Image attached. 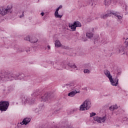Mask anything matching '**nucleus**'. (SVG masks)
Returning a JSON list of instances; mask_svg holds the SVG:
<instances>
[{"label": "nucleus", "mask_w": 128, "mask_h": 128, "mask_svg": "<svg viewBox=\"0 0 128 128\" xmlns=\"http://www.w3.org/2000/svg\"><path fill=\"white\" fill-rule=\"evenodd\" d=\"M94 120L98 122L99 124H102V122H104L106 120V117L104 116L103 118H100L98 116H96L94 118Z\"/></svg>", "instance_id": "obj_6"}, {"label": "nucleus", "mask_w": 128, "mask_h": 128, "mask_svg": "<svg viewBox=\"0 0 128 128\" xmlns=\"http://www.w3.org/2000/svg\"><path fill=\"white\" fill-rule=\"evenodd\" d=\"M10 104L8 102H0V110L1 112H6Z\"/></svg>", "instance_id": "obj_3"}, {"label": "nucleus", "mask_w": 128, "mask_h": 128, "mask_svg": "<svg viewBox=\"0 0 128 128\" xmlns=\"http://www.w3.org/2000/svg\"><path fill=\"white\" fill-rule=\"evenodd\" d=\"M118 2V0H104V4H105V6H110V2H112V4H116Z\"/></svg>", "instance_id": "obj_8"}, {"label": "nucleus", "mask_w": 128, "mask_h": 128, "mask_svg": "<svg viewBox=\"0 0 128 128\" xmlns=\"http://www.w3.org/2000/svg\"><path fill=\"white\" fill-rule=\"evenodd\" d=\"M62 8V6H60L58 8H56L54 13L55 18H62V15L58 14V10H60V8Z\"/></svg>", "instance_id": "obj_10"}, {"label": "nucleus", "mask_w": 128, "mask_h": 128, "mask_svg": "<svg viewBox=\"0 0 128 128\" xmlns=\"http://www.w3.org/2000/svg\"><path fill=\"white\" fill-rule=\"evenodd\" d=\"M12 8V6H8V8L6 9H2V10H0V15L1 16H6V14L10 12V10Z\"/></svg>", "instance_id": "obj_5"}, {"label": "nucleus", "mask_w": 128, "mask_h": 128, "mask_svg": "<svg viewBox=\"0 0 128 128\" xmlns=\"http://www.w3.org/2000/svg\"><path fill=\"white\" fill-rule=\"evenodd\" d=\"M52 98L50 93H46L41 98V102H46L50 100Z\"/></svg>", "instance_id": "obj_4"}, {"label": "nucleus", "mask_w": 128, "mask_h": 128, "mask_svg": "<svg viewBox=\"0 0 128 128\" xmlns=\"http://www.w3.org/2000/svg\"><path fill=\"white\" fill-rule=\"evenodd\" d=\"M86 36L87 38H92L93 36L92 33V32L86 33Z\"/></svg>", "instance_id": "obj_19"}, {"label": "nucleus", "mask_w": 128, "mask_h": 128, "mask_svg": "<svg viewBox=\"0 0 128 128\" xmlns=\"http://www.w3.org/2000/svg\"><path fill=\"white\" fill-rule=\"evenodd\" d=\"M69 28L72 29V32H75L76 28L74 23L73 24H69Z\"/></svg>", "instance_id": "obj_15"}, {"label": "nucleus", "mask_w": 128, "mask_h": 128, "mask_svg": "<svg viewBox=\"0 0 128 128\" xmlns=\"http://www.w3.org/2000/svg\"><path fill=\"white\" fill-rule=\"evenodd\" d=\"M110 16V14H102L100 16L101 18H108V16Z\"/></svg>", "instance_id": "obj_20"}, {"label": "nucleus", "mask_w": 128, "mask_h": 128, "mask_svg": "<svg viewBox=\"0 0 128 128\" xmlns=\"http://www.w3.org/2000/svg\"><path fill=\"white\" fill-rule=\"evenodd\" d=\"M60 70H62V68H60Z\"/></svg>", "instance_id": "obj_34"}, {"label": "nucleus", "mask_w": 128, "mask_h": 128, "mask_svg": "<svg viewBox=\"0 0 128 128\" xmlns=\"http://www.w3.org/2000/svg\"><path fill=\"white\" fill-rule=\"evenodd\" d=\"M14 78V75L12 72H6L1 76H0V78L3 82H7L8 80H12V78Z\"/></svg>", "instance_id": "obj_1"}, {"label": "nucleus", "mask_w": 128, "mask_h": 128, "mask_svg": "<svg viewBox=\"0 0 128 128\" xmlns=\"http://www.w3.org/2000/svg\"><path fill=\"white\" fill-rule=\"evenodd\" d=\"M84 74H90V70L88 69L84 70Z\"/></svg>", "instance_id": "obj_24"}, {"label": "nucleus", "mask_w": 128, "mask_h": 128, "mask_svg": "<svg viewBox=\"0 0 128 128\" xmlns=\"http://www.w3.org/2000/svg\"><path fill=\"white\" fill-rule=\"evenodd\" d=\"M40 14H41V16H44V12H41Z\"/></svg>", "instance_id": "obj_29"}, {"label": "nucleus", "mask_w": 128, "mask_h": 128, "mask_svg": "<svg viewBox=\"0 0 128 128\" xmlns=\"http://www.w3.org/2000/svg\"><path fill=\"white\" fill-rule=\"evenodd\" d=\"M96 116L95 112H92L90 113V116L92 118V116Z\"/></svg>", "instance_id": "obj_25"}, {"label": "nucleus", "mask_w": 128, "mask_h": 128, "mask_svg": "<svg viewBox=\"0 0 128 128\" xmlns=\"http://www.w3.org/2000/svg\"><path fill=\"white\" fill-rule=\"evenodd\" d=\"M22 17H24V12H22V15H20V18H22Z\"/></svg>", "instance_id": "obj_28"}, {"label": "nucleus", "mask_w": 128, "mask_h": 128, "mask_svg": "<svg viewBox=\"0 0 128 128\" xmlns=\"http://www.w3.org/2000/svg\"><path fill=\"white\" fill-rule=\"evenodd\" d=\"M32 38H34V40H30V36H27L26 38H25L24 40H28L29 42H32V44H36V42L38 40L36 38V37H32Z\"/></svg>", "instance_id": "obj_11"}, {"label": "nucleus", "mask_w": 128, "mask_h": 128, "mask_svg": "<svg viewBox=\"0 0 128 128\" xmlns=\"http://www.w3.org/2000/svg\"><path fill=\"white\" fill-rule=\"evenodd\" d=\"M118 14V13L117 12H114V11H112L110 12V16H112V14H114V16H117L118 20H122V16H119Z\"/></svg>", "instance_id": "obj_12"}, {"label": "nucleus", "mask_w": 128, "mask_h": 128, "mask_svg": "<svg viewBox=\"0 0 128 128\" xmlns=\"http://www.w3.org/2000/svg\"><path fill=\"white\" fill-rule=\"evenodd\" d=\"M48 50H50V46H48Z\"/></svg>", "instance_id": "obj_32"}, {"label": "nucleus", "mask_w": 128, "mask_h": 128, "mask_svg": "<svg viewBox=\"0 0 128 128\" xmlns=\"http://www.w3.org/2000/svg\"><path fill=\"white\" fill-rule=\"evenodd\" d=\"M109 80L112 86H116L118 84V76H116V78L114 79H112V77L110 78Z\"/></svg>", "instance_id": "obj_7"}, {"label": "nucleus", "mask_w": 128, "mask_h": 128, "mask_svg": "<svg viewBox=\"0 0 128 128\" xmlns=\"http://www.w3.org/2000/svg\"><path fill=\"white\" fill-rule=\"evenodd\" d=\"M104 74L106 76H107V78H109V80L112 77V75H110V71H108V70H106L104 72Z\"/></svg>", "instance_id": "obj_14"}, {"label": "nucleus", "mask_w": 128, "mask_h": 128, "mask_svg": "<svg viewBox=\"0 0 128 128\" xmlns=\"http://www.w3.org/2000/svg\"><path fill=\"white\" fill-rule=\"evenodd\" d=\"M80 91H78V92H77L76 90L72 91L68 94V96H71V97L74 96H76V94H80Z\"/></svg>", "instance_id": "obj_13"}, {"label": "nucleus", "mask_w": 128, "mask_h": 128, "mask_svg": "<svg viewBox=\"0 0 128 128\" xmlns=\"http://www.w3.org/2000/svg\"><path fill=\"white\" fill-rule=\"evenodd\" d=\"M124 52V47L122 46L121 48H120L119 50V52L122 54V52Z\"/></svg>", "instance_id": "obj_22"}, {"label": "nucleus", "mask_w": 128, "mask_h": 128, "mask_svg": "<svg viewBox=\"0 0 128 128\" xmlns=\"http://www.w3.org/2000/svg\"><path fill=\"white\" fill-rule=\"evenodd\" d=\"M24 102V104H26V102H28V99H26Z\"/></svg>", "instance_id": "obj_31"}, {"label": "nucleus", "mask_w": 128, "mask_h": 128, "mask_svg": "<svg viewBox=\"0 0 128 128\" xmlns=\"http://www.w3.org/2000/svg\"><path fill=\"white\" fill-rule=\"evenodd\" d=\"M30 118H26L23 120L22 122H20V124L26 126L28 124H30Z\"/></svg>", "instance_id": "obj_9"}, {"label": "nucleus", "mask_w": 128, "mask_h": 128, "mask_svg": "<svg viewBox=\"0 0 128 128\" xmlns=\"http://www.w3.org/2000/svg\"><path fill=\"white\" fill-rule=\"evenodd\" d=\"M126 48H128V42H125Z\"/></svg>", "instance_id": "obj_27"}, {"label": "nucleus", "mask_w": 128, "mask_h": 128, "mask_svg": "<svg viewBox=\"0 0 128 128\" xmlns=\"http://www.w3.org/2000/svg\"><path fill=\"white\" fill-rule=\"evenodd\" d=\"M62 44H60V42L58 40H56L55 41V46L56 48H60Z\"/></svg>", "instance_id": "obj_16"}, {"label": "nucleus", "mask_w": 128, "mask_h": 128, "mask_svg": "<svg viewBox=\"0 0 128 128\" xmlns=\"http://www.w3.org/2000/svg\"><path fill=\"white\" fill-rule=\"evenodd\" d=\"M30 40H36V39L32 38V37L31 38Z\"/></svg>", "instance_id": "obj_30"}, {"label": "nucleus", "mask_w": 128, "mask_h": 128, "mask_svg": "<svg viewBox=\"0 0 128 128\" xmlns=\"http://www.w3.org/2000/svg\"><path fill=\"white\" fill-rule=\"evenodd\" d=\"M122 54H124V52H123Z\"/></svg>", "instance_id": "obj_35"}, {"label": "nucleus", "mask_w": 128, "mask_h": 128, "mask_svg": "<svg viewBox=\"0 0 128 128\" xmlns=\"http://www.w3.org/2000/svg\"><path fill=\"white\" fill-rule=\"evenodd\" d=\"M26 52H28V50H26Z\"/></svg>", "instance_id": "obj_33"}, {"label": "nucleus", "mask_w": 128, "mask_h": 128, "mask_svg": "<svg viewBox=\"0 0 128 128\" xmlns=\"http://www.w3.org/2000/svg\"><path fill=\"white\" fill-rule=\"evenodd\" d=\"M18 52H24V50L22 48H19L18 50Z\"/></svg>", "instance_id": "obj_23"}, {"label": "nucleus", "mask_w": 128, "mask_h": 128, "mask_svg": "<svg viewBox=\"0 0 128 128\" xmlns=\"http://www.w3.org/2000/svg\"><path fill=\"white\" fill-rule=\"evenodd\" d=\"M74 24L76 28H77V26H82V24H80V22H75Z\"/></svg>", "instance_id": "obj_18"}, {"label": "nucleus", "mask_w": 128, "mask_h": 128, "mask_svg": "<svg viewBox=\"0 0 128 128\" xmlns=\"http://www.w3.org/2000/svg\"><path fill=\"white\" fill-rule=\"evenodd\" d=\"M118 107L116 105H114L110 107V110H112V112L114 110H118Z\"/></svg>", "instance_id": "obj_17"}, {"label": "nucleus", "mask_w": 128, "mask_h": 128, "mask_svg": "<svg viewBox=\"0 0 128 128\" xmlns=\"http://www.w3.org/2000/svg\"><path fill=\"white\" fill-rule=\"evenodd\" d=\"M76 111V110H71V111H70V114H74V112H75Z\"/></svg>", "instance_id": "obj_26"}, {"label": "nucleus", "mask_w": 128, "mask_h": 128, "mask_svg": "<svg viewBox=\"0 0 128 128\" xmlns=\"http://www.w3.org/2000/svg\"><path fill=\"white\" fill-rule=\"evenodd\" d=\"M90 106H92V104L90 101L88 100H85L83 104L80 106V110H88Z\"/></svg>", "instance_id": "obj_2"}, {"label": "nucleus", "mask_w": 128, "mask_h": 128, "mask_svg": "<svg viewBox=\"0 0 128 128\" xmlns=\"http://www.w3.org/2000/svg\"><path fill=\"white\" fill-rule=\"evenodd\" d=\"M68 66H70V68H76V66L75 64H73L72 65L70 64H68Z\"/></svg>", "instance_id": "obj_21"}]
</instances>
